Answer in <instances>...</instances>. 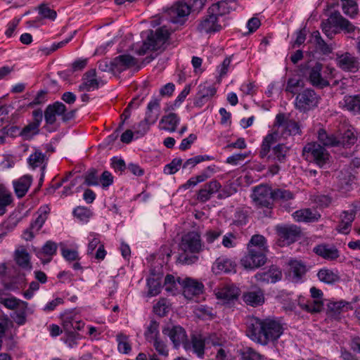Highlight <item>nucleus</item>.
<instances>
[{
	"label": "nucleus",
	"instance_id": "dca6fc26",
	"mask_svg": "<svg viewBox=\"0 0 360 360\" xmlns=\"http://www.w3.org/2000/svg\"><path fill=\"white\" fill-rule=\"evenodd\" d=\"M217 93L216 87L205 82L198 86V92L194 98L193 105L195 107L201 108L209 102Z\"/></svg>",
	"mask_w": 360,
	"mask_h": 360
},
{
	"label": "nucleus",
	"instance_id": "f704fd0d",
	"mask_svg": "<svg viewBox=\"0 0 360 360\" xmlns=\"http://www.w3.org/2000/svg\"><path fill=\"white\" fill-rule=\"evenodd\" d=\"M318 140L325 147L339 146L338 138L334 134H328L326 131L321 128L318 131Z\"/></svg>",
	"mask_w": 360,
	"mask_h": 360
},
{
	"label": "nucleus",
	"instance_id": "052dcab7",
	"mask_svg": "<svg viewBox=\"0 0 360 360\" xmlns=\"http://www.w3.org/2000/svg\"><path fill=\"white\" fill-rule=\"evenodd\" d=\"M117 340L118 341V351L122 354H128L131 352V347L130 344L127 341V337L123 334H119L117 335Z\"/></svg>",
	"mask_w": 360,
	"mask_h": 360
},
{
	"label": "nucleus",
	"instance_id": "f257e3e1",
	"mask_svg": "<svg viewBox=\"0 0 360 360\" xmlns=\"http://www.w3.org/2000/svg\"><path fill=\"white\" fill-rule=\"evenodd\" d=\"M281 323L271 318H250L247 323L246 335L253 342L262 346L275 344L283 333Z\"/></svg>",
	"mask_w": 360,
	"mask_h": 360
},
{
	"label": "nucleus",
	"instance_id": "c03bdc74",
	"mask_svg": "<svg viewBox=\"0 0 360 360\" xmlns=\"http://www.w3.org/2000/svg\"><path fill=\"white\" fill-rule=\"evenodd\" d=\"M312 36L314 38L315 46L317 51H319L325 55H328L332 52L331 47L321 38L319 32H314Z\"/></svg>",
	"mask_w": 360,
	"mask_h": 360
},
{
	"label": "nucleus",
	"instance_id": "09e8293b",
	"mask_svg": "<svg viewBox=\"0 0 360 360\" xmlns=\"http://www.w3.org/2000/svg\"><path fill=\"white\" fill-rule=\"evenodd\" d=\"M323 305V301L321 300H308L307 305H304V311L311 314L319 313L322 311Z\"/></svg>",
	"mask_w": 360,
	"mask_h": 360
},
{
	"label": "nucleus",
	"instance_id": "6ab92c4d",
	"mask_svg": "<svg viewBox=\"0 0 360 360\" xmlns=\"http://www.w3.org/2000/svg\"><path fill=\"white\" fill-rule=\"evenodd\" d=\"M67 108L64 103L60 101H56L46 106L44 110V120L47 125H52L56 122V116H60Z\"/></svg>",
	"mask_w": 360,
	"mask_h": 360
},
{
	"label": "nucleus",
	"instance_id": "6e6d98bb",
	"mask_svg": "<svg viewBox=\"0 0 360 360\" xmlns=\"http://www.w3.org/2000/svg\"><path fill=\"white\" fill-rule=\"evenodd\" d=\"M46 155L39 150L30 155L28 158V163L32 168H36L42 164L44 161Z\"/></svg>",
	"mask_w": 360,
	"mask_h": 360
},
{
	"label": "nucleus",
	"instance_id": "393cba45",
	"mask_svg": "<svg viewBox=\"0 0 360 360\" xmlns=\"http://www.w3.org/2000/svg\"><path fill=\"white\" fill-rule=\"evenodd\" d=\"M182 286L184 296L189 299H191L194 295L201 294L204 288V285L202 283L190 278H187L183 281Z\"/></svg>",
	"mask_w": 360,
	"mask_h": 360
},
{
	"label": "nucleus",
	"instance_id": "8fccbe9b",
	"mask_svg": "<svg viewBox=\"0 0 360 360\" xmlns=\"http://www.w3.org/2000/svg\"><path fill=\"white\" fill-rule=\"evenodd\" d=\"M98 171L95 168L89 169L84 175V184L86 186H94L99 185Z\"/></svg>",
	"mask_w": 360,
	"mask_h": 360
},
{
	"label": "nucleus",
	"instance_id": "2f4dec72",
	"mask_svg": "<svg viewBox=\"0 0 360 360\" xmlns=\"http://www.w3.org/2000/svg\"><path fill=\"white\" fill-rule=\"evenodd\" d=\"M30 255L25 248L18 249L14 252V260L22 269L30 271L32 268Z\"/></svg>",
	"mask_w": 360,
	"mask_h": 360
},
{
	"label": "nucleus",
	"instance_id": "680f3d73",
	"mask_svg": "<svg viewBox=\"0 0 360 360\" xmlns=\"http://www.w3.org/2000/svg\"><path fill=\"white\" fill-rule=\"evenodd\" d=\"M152 342L153 343V347L160 355L164 356H168L169 350L167 348V345L163 341L160 340L159 337H154Z\"/></svg>",
	"mask_w": 360,
	"mask_h": 360
},
{
	"label": "nucleus",
	"instance_id": "aec40b11",
	"mask_svg": "<svg viewBox=\"0 0 360 360\" xmlns=\"http://www.w3.org/2000/svg\"><path fill=\"white\" fill-rule=\"evenodd\" d=\"M336 60L338 67L344 71L356 72L359 70V63L357 58L348 52L338 56Z\"/></svg>",
	"mask_w": 360,
	"mask_h": 360
},
{
	"label": "nucleus",
	"instance_id": "bf43d9fd",
	"mask_svg": "<svg viewBox=\"0 0 360 360\" xmlns=\"http://www.w3.org/2000/svg\"><path fill=\"white\" fill-rule=\"evenodd\" d=\"M182 165V159L180 158H174L172 162L164 167V173L167 174H174L179 169Z\"/></svg>",
	"mask_w": 360,
	"mask_h": 360
},
{
	"label": "nucleus",
	"instance_id": "9d476101",
	"mask_svg": "<svg viewBox=\"0 0 360 360\" xmlns=\"http://www.w3.org/2000/svg\"><path fill=\"white\" fill-rule=\"evenodd\" d=\"M191 13L193 12L186 1H177L163 12L160 20L168 22H185Z\"/></svg>",
	"mask_w": 360,
	"mask_h": 360
},
{
	"label": "nucleus",
	"instance_id": "6e6552de",
	"mask_svg": "<svg viewBox=\"0 0 360 360\" xmlns=\"http://www.w3.org/2000/svg\"><path fill=\"white\" fill-rule=\"evenodd\" d=\"M321 96L311 88L303 89L295 99V108L300 112L307 113L318 107Z\"/></svg>",
	"mask_w": 360,
	"mask_h": 360
},
{
	"label": "nucleus",
	"instance_id": "13d9d810",
	"mask_svg": "<svg viewBox=\"0 0 360 360\" xmlns=\"http://www.w3.org/2000/svg\"><path fill=\"white\" fill-rule=\"evenodd\" d=\"M214 158L212 156H209L207 155H197L193 158L188 159L182 165L184 169L190 166L191 167H194L196 165L206 160H212Z\"/></svg>",
	"mask_w": 360,
	"mask_h": 360
},
{
	"label": "nucleus",
	"instance_id": "412c9836",
	"mask_svg": "<svg viewBox=\"0 0 360 360\" xmlns=\"http://www.w3.org/2000/svg\"><path fill=\"white\" fill-rule=\"evenodd\" d=\"M243 302L252 307L262 306L265 301L263 290L259 288H255L249 291L245 292L242 296Z\"/></svg>",
	"mask_w": 360,
	"mask_h": 360
},
{
	"label": "nucleus",
	"instance_id": "f8f14e48",
	"mask_svg": "<svg viewBox=\"0 0 360 360\" xmlns=\"http://www.w3.org/2000/svg\"><path fill=\"white\" fill-rule=\"evenodd\" d=\"M266 252L255 249L248 250V253L241 258L240 264L245 269L253 270L259 268L267 260Z\"/></svg>",
	"mask_w": 360,
	"mask_h": 360
},
{
	"label": "nucleus",
	"instance_id": "ea45409f",
	"mask_svg": "<svg viewBox=\"0 0 360 360\" xmlns=\"http://www.w3.org/2000/svg\"><path fill=\"white\" fill-rule=\"evenodd\" d=\"M250 249L267 251L266 238L259 234L252 236L248 243V250Z\"/></svg>",
	"mask_w": 360,
	"mask_h": 360
},
{
	"label": "nucleus",
	"instance_id": "a18cd8bd",
	"mask_svg": "<svg viewBox=\"0 0 360 360\" xmlns=\"http://www.w3.org/2000/svg\"><path fill=\"white\" fill-rule=\"evenodd\" d=\"M160 277L149 278L147 279V285L148 287V295L153 297L158 295L161 290Z\"/></svg>",
	"mask_w": 360,
	"mask_h": 360
},
{
	"label": "nucleus",
	"instance_id": "20e7f679",
	"mask_svg": "<svg viewBox=\"0 0 360 360\" xmlns=\"http://www.w3.org/2000/svg\"><path fill=\"white\" fill-rule=\"evenodd\" d=\"M172 31L166 25H163L155 30H150L141 34L143 44L138 49L139 55H144L148 51H155L160 49L169 39Z\"/></svg>",
	"mask_w": 360,
	"mask_h": 360
},
{
	"label": "nucleus",
	"instance_id": "e433bc0d",
	"mask_svg": "<svg viewBox=\"0 0 360 360\" xmlns=\"http://www.w3.org/2000/svg\"><path fill=\"white\" fill-rule=\"evenodd\" d=\"M350 305L349 302L344 300H340L339 302L330 301L327 304L328 314L330 316H338L344 311L345 308L346 309V311L352 309V308Z\"/></svg>",
	"mask_w": 360,
	"mask_h": 360
},
{
	"label": "nucleus",
	"instance_id": "473e14b6",
	"mask_svg": "<svg viewBox=\"0 0 360 360\" xmlns=\"http://www.w3.org/2000/svg\"><path fill=\"white\" fill-rule=\"evenodd\" d=\"M343 107L354 114L360 115V94L345 96L343 98Z\"/></svg>",
	"mask_w": 360,
	"mask_h": 360
},
{
	"label": "nucleus",
	"instance_id": "2eb2a0df",
	"mask_svg": "<svg viewBox=\"0 0 360 360\" xmlns=\"http://www.w3.org/2000/svg\"><path fill=\"white\" fill-rule=\"evenodd\" d=\"M252 198L257 206L271 208L274 202L273 189L267 186L260 185L254 188Z\"/></svg>",
	"mask_w": 360,
	"mask_h": 360
},
{
	"label": "nucleus",
	"instance_id": "1a4fd4ad",
	"mask_svg": "<svg viewBox=\"0 0 360 360\" xmlns=\"http://www.w3.org/2000/svg\"><path fill=\"white\" fill-rule=\"evenodd\" d=\"M278 238L276 244L279 247L289 246L302 238L300 227L295 224H278L275 228Z\"/></svg>",
	"mask_w": 360,
	"mask_h": 360
},
{
	"label": "nucleus",
	"instance_id": "49530a36",
	"mask_svg": "<svg viewBox=\"0 0 360 360\" xmlns=\"http://www.w3.org/2000/svg\"><path fill=\"white\" fill-rule=\"evenodd\" d=\"M72 214L80 221L87 222L92 216V212L86 207L78 206L73 210Z\"/></svg>",
	"mask_w": 360,
	"mask_h": 360
},
{
	"label": "nucleus",
	"instance_id": "0e129e2a",
	"mask_svg": "<svg viewBox=\"0 0 360 360\" xmlns=\"http://www.w3.org/2000/svg\"><path fill=\"white\" fill-rule=\"evenodd\" d=\"M98 68L102 72L116 73L113 59L110 60L105 59L98 61Z\"/></svg>",
	"mask_w": 360,
	"mask_h": 360
},
{
	"label": "nucleus",
	"instance_id": "72a5a7b5",
	"mask_svg": "<svg viewBox=\"0 0 360 360\" xmlns=\"http://www.w3.org/2000/svg\"><path fill=\"white\" fill-rule=\"evenodd\" d=\"M214 269L218 270V271H223L224 273H236V264L234 261L231 259L219 257L216 259L214 264Z\"/></svg>",
	"mask_w": 360,
	"mask_h": 360
},
{
	"label": "nucleus",
	"instance_id": "423d86ee",
	"mask_svg": "<svg viewBox=\"0 0 360 360\" xmlns=\"http://www.w3.org/2000/svg\"><path fill=\"white\" fill-rule=\"evenodd\" d=\"M302 156L309 162H313L320 167L329 164L330 155L328 150L316 142L306 144L302 150Z\"/></svg>",
	"mask_w": 360,
	"mask_h": 360
},
{
	"label": "nucleus",
	"instance_id": "9b49d317",
	"mask_svg": "<svg viewBox=\"0 0 360 360\" xmlns=\"http://www.w3.org/2000/svg\"><path fill=\"white\" fill-rule=\"evenodd\" d=\"M323 64L319 62H316L307 68V80L313 86L321 89L330 85L327 75H331L333 70L326 67V70L323 71Z\"/></svg>",
	"mask_w": 360,
	"mask_h": 360
},
{
	"label": "nucleus",
	"instance_id": "3c124183",
	"mask_svg": "<svg viewBox=\"0 0 360 360\" xmlns=\"http://www.w3.org/2000/svg\"><path fill=\"white\" fill-rule=\"evenodd\" d=\"M191 344L193 352L199 357H202L205 353V341L200 337L196 335L192 336Z\"/></svg>",
	"mask_w": 360,
	"mask_h": 360
},
{
	"label": "nucleus",
	"instance_id": "bb28decb",
	"mask_svg": "<svg viewBox=\"0 0 360 360\" xmlns=\"http://www.w3.org/2000/svg\"><path fill=\"white\" fill-rule=\"evenodd\" d=\"M240 289L233 285H228L219 289L216 293L218 300H222L226 302L236 300L240 295Z\"/></svg>",
	"mask_w": 360,
	"mask_h": 360
},
{
	"label": "nucleus",
	"instance_id": "c9c22d12",
	"mask_svg": "<svg viewBox=\"0 0 360 360\" xmlns=\"http://www.w3.org/2000/svg\"><path fill=\"white\" fill-rule=\"evenodd\" d=\"M317 276L320 281L329 285H333L340 279L337 272L325 268L318 271Z\"/></svg>",
	"mask_w": 360,
	"mask_h": 360
},
{
	"label": "nucleus",
	"instance_id": "864d4df0",
	"mask_svg": "<svg viewBox=\"0 0 360 360\" xmlns=\"http://www.w3.org/2000/svg\"><path fill=\"white\" fill-rule=\"evenodd\" d=\"M159 323L155 320H151L150 322V325L147 328L144 335L146 339L152 342V340L154 339V337H159Z\"/></svg>",
	"mask_w": 360,
	"mask_h": 360
},
{
	"label": "nucleus",
	"instance_id": "5701e85b",
	"mask_svg": "<svg viewBox=\"0 0 360 360\" xmlns=\"http://www.w3.org/2000/svg\"><path fill=\"white\" fill-rule=\"evenodd\" d=\"M313 252L322 258L330 261L335 260L340 257V252L335 246L326 243L316 245L313 248Z\"/></svg>",
	"mask_w": 360,
	"mask_h": 360
},
{
	"label": "nucleus",
	"instance_id": "5fc2aeb1",
	"mask_svg": "<svg viewBox=\"0 0 360 360\" xmlns=\"http://www.w3.org/2000/svg\"><path fill=\"white\" fill-rule=\"evenodd\" d=\"M273 197L274 201L277 200L288 201L294 198V194L289 190L276 188L273 190Z\"/></svg>",
	"mask_w": 360,
	"mask_h": 360
},
{
	"label": "nucleus",
	"instance_id": "cd10ccee",
	"mask_svg": "<svg viewBox=\"0 0 360 360\" xmlns=\"http://www.w3.org/2000/svg\"><path fill=\"white\" fill-rule=\"evenodd\" d=\"M160 112V99L153 97L148 103L144 120L153 124L158 120Z\"/></svg>",
	"mask_w": 360,
	"mask_h": 360
},
{
	"label": "nucleus",
	"instance_id": "c85d7f7f",
	"mask_svg": "<svg viewBox=\"0 0 360 360\" xmlns=\"http://www.w3.org/2000/svg\"><path fill=\"white\" fill-rule=\"evenodd\" d=\"M180 122V117L176 113L170 112L162 117L160 121V129L174 132Z\"/></svg>",
	"mask_w": 360,
	"mask_h": 360
},
{
	"label": "nucleus",
	"instance_id": "0eeeda50",
	"mask_svg": "<svg viewBox=\"0 0 360 360\" xmlns=\"http://www.w3.org/2000/svg\"><path fill=\"white\" fill-rule=\"evenodd\" d=\"M239 7L236 0L221 1L212 4L207 10L206 18L203 22H217L226 20L225 15L231 11H236Z\"/></svg>",
	"mask_w": 360,
	"mask_h": 360
},
{
	"label": "nucleus",
	"instance_id": "39448f33",
	"mask_svg": "<svg viewBox=\"0 0 360 360\" xmlns=\"http://www.w3.org/2000/svg\"><path fill=\"white\" fill-rule=\"evenodd\" d=\"M172 31L166 25H163L155 30H150L141 34L143 44L138 49L139 55H144L148 51H155L160 49L169 39Z\"/></svg>",
	"mask_w": 360,
	"mask_h": 360
},
{
	"label": "nucleus",
	"instance_id": "774afa93",
	"mask_svg": "<svg viewBox=\"0 0 360 360\" xmlns=\"http://www.w3.org/2000/svg\"><path fill=\"white\" fill-rule=\"evenodd\" d=\"M330 24H321L322 31L329 39H333V37L340 33L338 25H330Z\"/></svg>",
	"mask_w": 360,
	"mask_h": 360
},
{
	"label": "nucleus",
	"instance_id": "603ef678",
	"mask_svg": "<svg viewBox=\"0 0 360 360\" xmlns=\"http://www.w3.org/2000/svg\"><path fill=\"white\" fill-rule=\"evenodd\" d=\"M283 130V134L288 136H295L302 133L299 123L294 120H288Z\"/></svg>",
	"mask_w": 360,
	"mask_h": 360
},
{
	"label": "nucleus",
	"instance_id": "37998d69",
	"mask_svg": "<svg viewBox=\"0 0 360 360\" xmlns=\"http://www.w3.org/2000/svg\"><path fill=\"white\" fill-rule=\"evenodd\" d=\"M341 3L342 11L345 15L352 18L357 15L359 8L354 0H341Z\"/></svg>",
	"mask_w": 360,
	"mask_h": 360
},
{
	"label": "nucleus",
	"instance_id": "e2e57ef3",
	"mask_svg": "<svg viewBox=\"0 0 360 360\" xmlns=\"http://www.w3.org/2000/svg\"><path fill=\"white\" fill-rule=\"evenodd\" d=\"M243 360H260L262 355L252 347H246L241 352Z\"/></svg>",
	"mask_w": 360,
	"mask_h": 360
},
{
	"label": "nucleus",
	"instance_id": "de8ad7c7",
	"mask_svg": "<svg viewBox=\"0 0 360 360\" xmlns=\"http://www.w3.org/2000/svg\"><path fill=\"white\" fill-rule=\"evenodd\" d=\"M222 29L221 24H198L196 30L201 34H212Z\"/></svg>",
	"mask_w": 360,
	"mask_h": 360
},
{
	"label": "nucleus",
	"instance_id": "a19ab883",
	"mask_svg": "<svg viewBox=\"0 0 360 360\" xmlns=\"http://www.w3.org/2000/svg\"><path fill=\"white\" fill-rule=\"evenodd\" d=\"M320 214L313 213L310 209L297 210L295 212V218L298 221L312 222L318 220Z\"/></svg>",
	"mask_w": 360,
	"mask_h": 360
},
{
	"label": "nucleus",
	"instance_id": "a878e982",
	"mask_svg": "<svg viewBox=\"0 0 360 360\" xmlns=\"http://www.w3.org/2000/svg\"><path fill=\"white\" fill-rule=\"evenodd\" d=\"M215 172V165L209 166L204 169L200 174L191 177L185 184L181 186V188L186 190L191 187H194L199 183L205 181L211 177Z\"/></svg>",
	"mask_w": 360,
	"mask_h": 360
},
{
	"label": "nucleus",
	"instance_id": "58836bf2",
	"mask_svg": "<svg viewBox=\"0 0 360 360\" xmlns=\"http://www.w3.org/2000/svg\"><path fill=\"white\" fill-rule=\"evenodd\" d=\"M356 141L357 136L354 132L351 129H347L338 139L339 146H342L345 148H351Z\"/></svg>",
	"mask_w": 360,
	"mask_h": 360
},
{
	"label": "nucleus",
	"instance_id": "a211bd4d",
	"mask_svg": "<svg viewBox=\"0 0 360 360\" xmlns=\"http://www.w3.org/2000/svg\"><path fill=\"white\" fill-rule=\"evenodd\" d=\"M221 185L219 181L212 179L205 183L197 193V200L200 202H206L210 200L212 196L217 193Z\"/></svg>",
	"mask_w": 360,
	"mask_h": 360
},
{
	"label": "nucleus",
	"instance_id": "f03ea898",
	"mask_svg": "<svg viewBox=\"0 0 360 360\" xmlns=\"http://www.w3.org/2000/svg\"><path fill=\"white\" fill-rule=\"evenodd\" d=\"M176 262L184 265L196 263L199 259L198 255L203 250V244L199 233L189 231L181 237Z\"/></svg>",
	"mask_w": 360,
	"mask_h": 360
},
{
	"label": "nucleus",
	"instance_id": "c756f323",
	"mask_svg": "<svg viewBox=\"0 0 360 360\" xmlns=\"http://www.w3.org/2000/svg\"><path fill=\"white\" fill-rule=\"evenodd\" d=\"M113 60L116 72L118 73L136 65L137 63L136 59L129 54L120 55L113 58Z\"/></svg>",
	"mask_w": 360,
	"mask_h": 360
},
{
	"label": "nucleus",
	"instance_id": "7ed1b4c3",
	"mask_svg": "<svg viewBox=\"0 0 360 360\" xmlns=\"http://www.w3.org/2000/svg\"><path fill=\"white\" fill-rule=\"evenodd\" d=\"M278 132L268 134L263 139L259 152L261 159L269 162L284 163L287 160L290 148L284 143L276 144L278 140Z\"/></svg>",
	"mask_w": 360,
	"mask_h": 360
},
{
	"label": "nucleus",
	"instance_id": "79ce46f5",
	"mask_svg": "<svg viewBox=\"0 0 360 360\" xmlns=\"http://www.w3.org/2000/svg\"><path fill=\"white\" fill-rule=\"evenodd\" d=\"M354 176L352 174L339 176L337 181L338 188L342 193H347L352 189Z\"/></svg>",
	"mask_w": 360,
	"mask_h": 360
},
{
	"label": "nucleus",
	"instance_id": "b1692460",
	"mask_svg": "<svg viewBox=\"0 0 360 360\" xmlns=\"http://www.w3.org/2000/svg\"><path fill=\"white\" fill-rule=\"evenodd\" d=\"M288 265L290 267V273L292 274L293 281L295 282L301 281L309 269L303 261L293 258L288 260Z\"/></svg>",
	"mask_w": 360,
	"mask_h": 360
},
{
	"label": "nucleus",
	"instance_id": "7c9ffc66",
	"mask_svg": "<svg viewBox=\"0 0 360 360\" xmlns=\"http://www.w3.org/2000/svg\"><path fill=\"white\" fill-rule=\"evenodd\" d=\"M32 182L30 175H24L18 181H13L15 193L18 198L24 197L29 190Z\"/></svg>",
	"mask_w": 360,
	"mask_h": 360
},
{
	"label": "nucleus",
	"instance_id": "4be33fe9",
	"mask_svg": "<svg viewBox=\"0 0 360 360\" xmlns=\"http://www.w3.org/2000/svg\"><path fill=\"white\" fill-rule=\"evenodd\" d=\"M255 277L259 282L275 283L281 280L282 272L277 266L272 265L267 271L256 274Z\"/></svg>",
	"mask_w": 360,
	"mask_h": 360
},
{
	"label": "nucleus",
	"instance_id": "4468645a",
	"mask_svg": "<svg viewBox=\"0 0 360 360\" xmlns=\"http://www.w3.org/2000/svg\"><path fill=\"white\" fill-rule=\"evenodd\" d=\"M162 333L169 336L174 347L178 348L183 345L184 349H188L190 347L185 329L181 326H167L162 329Z\"/></svg>",
	"mask_w": 360,
	"mask_h": 360
},
{
	"label": "nucleus",
	"instance_id": "ddd939ff",
	"mask_svg": "<svg viewBox=\"0 0 360 360\" xmlns=\"http://www.w3.org/2000/svg\"><path fill=\"white\" fill-rule=\"evenodd\" d=\"M33 120L25 126L18 134L25 141L32 140L34 136L39 134V127L43 119V112L41 108L34 110L32 112Z\"/></svg>",
	"mask_w": 360,
	"mask_h": 360
},
{
	"label": "nucleus",
	"instance_id": "338daca9",
	"mask_svg": "<svg viewBox=\"0 0 360 360\" xmlns=\"http://www.w3.org/2000/svg\"><path fill=\"white\" fill-rule=\"evenodd\" d=\"M150 125H151V124L143 119V120L138 124L136 127H134V134H136L138 137L144 136L149 130Z\"/></svg>",
	"mask_w": 360,
	"mask_h": 360
},
{
	"label": "nucleus",
	"instance_id": "4d7b16f0",
	"mask_svg": "<svg viewBox=\"0 0 360 360\" xmlns=\"http://www.w3.org/2000/svg\"><path fill=\"white\" fill-rule=\"evenodd\" d=\"M39 15L41 19L55 20L56 18V12L53 9L50 8L46 5H41L38 8Z\"/></svg>",
	"mask_w": 360,
	"mask_h": 360
},
{
	"label": "nucleus",
	"instance_id": "4c0bfd02",
	"mask_svg": "<svg viewBox=\"0 0 360 360\" xmlns=\"http://www.w3.org/2000/svg\"><path fill=\"white\" fill-rule=\"evenodd\" d=\"M57 245L56 243L48 240L41 249L34 248V252L38 258L41 259L42 255L53 256L56 253Z\"/></svg>",
	"mask_w": 360,
	"mask_h": 360
},
{
	"label": "nucleus",
	"instance_id": "69168bd1",
	"mask_svg": "<svg viewBox=\"0 0 360 360\" xmlns=\"http://www.w3.org/2000/svg\"><path fill=\"white\" fill-rule=\"evenodd\" d=\"M236 236L229 232L223 236L222 245L227 248H234L236 246Z\"/></svg>",
	"mask_w": 360,
	"mask_h": 360
},
{
	"label": "nucleus",
	"instance_id": "f3484780",
	"mask_svg": "<svg viewBox=\"0 0 360 360\" xmlns=\"http://www.w3.org/2000/svg\"><path fill=\"white\" fill-rule=\"evenodd\" d=\"M60 318L62 321L63 329L68 334V336L70 338H76L79 335L75 331H72V324H75V321L79 318L77 317L75 309L65 310L60 314Z\"/></svg>",
	"mask_w": 360,
	"mask_h": 360
}]
</instances>
